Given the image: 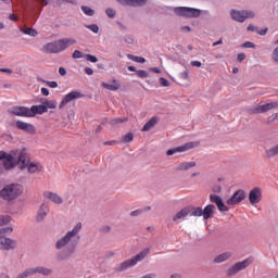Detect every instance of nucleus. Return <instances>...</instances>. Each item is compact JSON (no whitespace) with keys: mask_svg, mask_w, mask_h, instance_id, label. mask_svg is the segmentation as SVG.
Returning a JSON list of instances; mask_svg holds the SVG:
<instances>
[{"mask_svg":"<svg viewBox=\"0 0 278 278\" xmlns=\"http://www.w3.org/2000/svg\"><path fill=\"white\" fill-rule=\"evenodd\" d=\"M84 225L80 222H78L72 230L67 231L65 236L56 240L55 249L56 251H61L56 254V260L59 262H66V260H70L73 253H75L77 243H75V241L73 240H75V238L79 240V231H81ZM62 249L65 250L62 251Z\"/></svg>","mask_w":278,"mask_h":278,"instance_id":"1","label":"nucleus"},{"mask_svg":"<svg viewBox=\"0 0 278 278\" xmlns=\"http://www.w3.org/2000/svg\"><path fill=\"white\" fill-rule=\"evenodd\" d=\"M77 40L73 38H63L59 40H54L51 42H48L43 46V51L45 53H50V54H58V53H63V51H66L68 47H73Z\"/></svg>","mask_w":278,"mask_h":278,"instance_id":"2","label":"nucleus"},{"mask_svg":"<svg viewBox=\"0 0 278 278\" xmlns=\"http://www.w3.org/2000/svg\"><path fill=\"white\" fill-rule=\"evenodd\" d=\"M17 164L21 170L23 168H28V173H42L43 168L40 163H29V157L27 156V149H22L17 151Z\"/></svg>","mask_w":278,"mask_h":278,"instance_id":"3","label":"nucleus"},{"mask_svg":"<svg viewBox=\"0 0 278 278\" xmlns=\"http://www.w3.org/2000/svg\"><path fill=\"white\" fill-rule=\"evenodd\" d=\"M14 228L12 226L0 228V250L1 251H14L17 247L16 240L9 238L12 236Z\"/></svg>","mask_w":278,"mask_h":278,"instance_id":"4","label":"nucleus"},{"mask_svg":"<svg viewBox=\"0 0 278 278\" xmlns=\"http://www.w3.org/2000/svg\"><path fill=\"white\" fill-rule=\"evenodd\" d=\"M173 11L177 16H182L184 18H199L201 14H204V16H210V12L207 10H200L190 7H175Z\"/></svg>","mask_w":278,"mask_h":278,"instance_id":"5","label":"nucleus"},{"mask_svg":"<svg viewBox=\"0 0 278 278\" xmlns=\"http://www.w3.org/2000/svg\"><path fill=\"white\" fill-rule=\"evenodd\" d=\"M23 194V186L18 184H11L4 186L0 190V197L3 201H14V199H18L20 195Z\"/></svg>","mask_w":278,"mask_h":278,"instance_id":"6","label":"nucleus"},{"mask_svg":"<svg viewBox=\"0 0 278 278\" xmlns=\"http://www.w3.org/2000/svg\"><path fill=\"white\" fill-rule=\"evenodd\" d=\"M150 251L151 250L149 248H146L143 251H141L139 254H137L132 258L121 263L119 266L117 267V271L123 273L127 270V268H131V266H136L138 262H142V260H144V257L149 255Z\"/></svg>","mask_w":278,"mask_h":278,"instance_id":"7","label":"nucleus"},{"mask_svg":"<svg viewBox=\"0 0 278 278\" xmlns=\"http://www.w3.org/2000/svg\"><path fill=\"white\" fill-rule=\"evenodd\" d=\"M253 256H249L248 258L241 261V262H237L235 263L227 271V274L229 275V277L233 276V275H238V273H240V270H244L247 268H249V266H251V264H253Z\"/></svg>","mask_w":278,"mask_h":278,"instance_id":"8","label":"nucleus"},{"mask_svg":"<svg viewBox=\"0 0 278 278\" xmlns=\"http://www.w3.org/2000/svg\"><path fill=\"white\" fill-rule=\"evenodd\" d=\"M230 16L232 21H236L237 23H244L247 18H255V13L253 11H247V10L238 11L236 9H232L230 11Z\"/></svg>","mask_w":278,"mask_h":278,"instance_id":"9","label":"nucleus"},{"mask_svg":"<svg viewBox=\"0 0 278 278\" xmlns=\"http://www.w3.org/2000/svg\"><path fill=\"white\" fill-rule=\"evenodd\" d=\"M11 116H21L24 118H31V109L27 106H12L8 110Z\"/></svg>","mask_w":278,"mask_h":278,"instance_id":"10","label":"nucleus"},{"mask_svg":"<svg viewBox=\"0 0 278 278\" xmlns=\"http://www.w3.org/2000/svg\"><path fill=\"white\" fill-rule=\"evenodd\" d=\"M247 199V192L244 190H237L228 200L227 205H238V203H242Z\"/></svg>","mask_w":278,"mask_h":278,"instance_id":"11","label":"nucleus"},{"mask_svg":"<svg viewBox=\"0 0 278 278\" xmlns=\"http://www.w3.org/2000/svg\"><path fill=\"white\" fill-rule=\"evenodd\" d=\"M84 93L74 90L71 91L70 93L65 94L64 98L62 99L59 109L62 110V108H64V105H67V103H71V101H75V99H83Z\"/></svg>","mask_w":278,"mask_h":278,"instance_id":"12","label":"nucleus"},{"mask_svg":"<svg viewBox=\"0 0 278 278\" xmlns=\"http://www.w3.org/2000/svg\"><path fill=\"white\" fill-rule=\"evenodd\" d=\"M278 108V102H269L263 105H256L252 109L253 114H265V112H270Z\"/></svg>","mask_w":278,"mask_h":278,"instance_id":"13","label":"nucleus"},{"mask_svg":"<svg viewBox=\"0 0 278 278\" xmlns=\"http://www.w3.org/2000/svg\"><path fill=\"white\" fill-rule=\"evenodd\" d=\"M190 149H194L193 142H188L179 147L172 148L166 151V155H175V153H186V151H190Z\"/></svg>","mask_w":278,"mask_h":278,"instance_id":"14","label":"nucleus"},{"mask_svg":"<svg viewBox=\"0 0 278 278\" xmlns=\"http://www.w3.org/2000/svg\"><path fill=\"white\" fill-rule=\"evenodd\" d=\"M15 125L17 129H21V131H26V134H30L31 136L36 134V127L33 124L20 119L15 122Z\"/></svg>","mask_w":278,"mask_h":278,"instance_id":"15","label":"nucleus"},{"mask_svg":"<svg viewBox=\"0 0 278 278\" xmlns=\"http://www.w3.org/2000/svg\"><path fill=\"white\" fill-rule=\"evenodd\" d=\"M251 205H255L262 201V190L258 187L253 188L249 193Z\"/></svg>","mask_w":278,"mask_h":278,"instance_id":"16","label":"nucleus"},{"mask_svg":"<svg viewBox=\"0 0 278 278\" xmlns=\"http://www.w3.org/2000/svg\"><path fill=\"white\" fill-rule=\"evenodd\" d=\"M211 203H215L216 207L219 210V212H229V207L225 205V202H223V198H220L217 194H211L210 195Z\"/></svg>","mask_w":278,"mask_h":278,"instance_id":"17","label":"nucleus"},{"mask_svg":"<svg viewBox=\"0 0 278 278\" xmlns=\"http://www.w3.org/2000/svg\"><path fill=\"white\" fill-rule=\"evenodd\" d=\"M43 197L48 199V201H51V203H54L55 205H62V203H64V200L62 199V197H60L55 192L46 191L43 192Z\"/></svg>","mask_w":278,"mask_h":278,"instance_id":"18","label":"nucleus"},{"mask_svg":"<svg viewBox=\"0 0 278 278\" xmlns=\"http://www.w3.org/2000/svg\"><path fill=\"white\" fill-rule=\"evenodd\" d=\"M33 275H42L43 277H50L53 275V269L45 266L30 267Z\"/></svg>","mask_w":278,"mask_h":278,"instance_id":"19","label":"nucleus"},{"mask_svg":"<svg viewBox=\"0 0 278 278\" xmlns=\"http://www.w3.org/2000/svg\"><path fill=\"white\" fill-rule=\"evenodd\" d=\"M47 214H49V205L46 203H42L38 210L36 220L37 223H42L45 218H47Z\"/></svg>","mask_w":278,"mask_h":278,"instance_id":"20","label":"nucleus"},{"mask_svg":"<svg viewBox=\"0 0 278 278\" xmlns=\"http://www.w3.org/2000/svg\"><path fill=\"white\" fill-rule=\"evenodd\" d=\"M122 5H130L131 8H142L147 5V0H117Z\"/></svg>","mask_w":278,"mask_h":278,"instance_id":"21","label":"nucleus"},{"mask_svg":"<svg viewBox=\"0 0 278 278\" xmlns=\"http://www.w3.org/2000/svg\"><path fill=\"white\" fill-rule=\"evenodd\" d=\"M46 112H48V110H47L45 102H42L39 105L30 106V117L31 118H34V116H36V114H46Z\"/></svg>","mask_w":278,"mask_h":278,"instance_id":"22","label":"nucleus"},{"mask_svg":"<svg viewBox=\"0 0 278 278\" xmlns=\"http://www.w3.org/2000/svg\"><path fill=\"white\" fill-rule=\"evenodd\" d=\"M214 210H216V206L214 204H208L202 210V216L204 220H210L212 218V214H214Z\"/></svg>","mask_w":278,"mask_h":278,"instance_id":"23","label":"nucleus"},{"mask_svg":"<svg viewBox=\"0 0 278 278\" xmlns=\"http://www.w3.org/2000/svg\"><path fill=\"white\" fill-rule=\"evenodd\" d=\"M157 125V116H153L151 117L143 126V128L141 129V131H151V129H153L154 126Z\"/></svg>","mask_w":278,"mask_h":278,"instance_id":"24","label":"nucleus"},{"mask_svg":"<svg viewBox=\"0 0 278 278\" xmlns=\"http://www.w3.org/2000/svg\"><path fill=\"white\" fill-rule=\"evenodd\" d=\"M231 257V252H224L219 255H217L213 262L214 264H223V262H227Z\"/></svg>","mask_w":278,"mask_h":278,"instance_id":"25","label":"nucleus"},{"mask_svg":"<svg viewBox=\"0 0 278 278\" xmlns=\"http://www.w3.org/2000/svg\"><path fill=\"white\" fill-rule=\"evenodd\" d=\"M102 88H106V90H112V92H116L121 88V83L118 80L113 79V84L102 83Z\"/></svg>","mask_w":278,"mask_h":278,"instance_id":"26","label":"nucleus"},{"mask_svg":"<svg viewBox=\"0 0 278 278\" xmlns=\"http://www.w3.org/2000/svg\"><path fill=\"white\" fill-rule=\"evenodd\" d=\"M194 166H197V162H184L178 164L176 170H190L191 168H194Z\"/></svg>","mask_w":278,"mask_h":278,"instance_id":"27","label":"nucleus"},{"mask_svg":"<svg viewBox=\"0 0 278 278\" xmlns=\"http://www.w3.org/2000/svg\"><path fill=\"white\" fill-rule=\"evenodd\" d=\"M190 214V208H182L180 212L176 213V215L173 217L174 223H177V220H181L186 218Z\"/></svg>","mask_w":278,"mask_h":278,"instance_id":"28","label":"nucleus"},{"mask_svg":"<svg viewBox=\"0 0 278 278\" xmlns=\"http://www.w3.org/2000/svg\"><path fill=\"white\" fill-rule=\"evenodd\" d=\"M21 31H22V34H25L26 36H31V38H36L38 36V31L31 27H22Z\"/></svg>","mask_w":278,"mask_h":278,"instance_id":"29","label":"nucleus"},{"mask_svg":"<svg viewBox=\"0 0 278 278\" xmlns=\"http://www.w3.org/2000/svg\"><path fill=\"white\" fill-rule=\"evenodd\" d=\"M16 164L18 165V154H15V156H13V159L10 161H4V168H14V166H16Z\"/></svg>","mask_w":278,"mask_h":278,"instance_id":"30","label":"nucleus"},{"mask_svg":"<svg viewBox=\"0 0 278 278\" xmlns=\"http://www.w3.org/2000/svg\"><path fill=\"white\" fill-rule=\"evenodd\" d=\"M12 222V217L10 215H1L0 216V227L5 228L8 224Z\"/></svg>","mask_w":278,"mask_h":278,"instance_id":"31","label":"nucleus"},{"mask_svg":"<svg viewBox=\"0 0 278 278\" xmlns=\"http://www.w3.org/2000/svg\"><path fill=\"white\" fill-rule=\"evenodd\" d=\"M267 157H277L278 155V144L266 150Z\"/></svg>","mask_w":278,"mask_h":278,"instance_id":"32","label":"nucleus"},{"mask_svg":"<svg viewBox=\"0 0 278 278\" xmlns=\"http://www.w3.org/2000/svg\"><path fill=\"white\" fill-rule=\"evenodd\" d=\"M43 104L46 105V110H55L58 108V101L55 100H45Z\"/></svg>","mask_w":278,"mask_h":278,"instance_id":"33","label":"nucleus"},{"mask_svg":"<svg viewBox=\"0 0 278 278\" xmlns=\"http://www.w3.org/2000/svg\"><path fill=\"white\" fill-rule=\"evenodd\" d=\"M129 118L127 117H115L111 121L112 127H116V125H122V123H127Z\"/></svg>","mask_w":278,"mask_h":278,"instance_id":"34","label":"nucleus"},{"mask_svg":"<svg viewBox=\"0 0 278 278\" xmlns=\"http://www.w3.org/2000/svg\"><path fill=\"white\" fill-rule=\"evenodd\" d=\"M128 60H131L132 62H137L138 64H144L147 62L146 58L142 56H136L134 54H127Z\"/></svg>","mask_w":278,"mask_h":278,"instance_id":"35","label":"nucleus"},{"mask_svg":"<svg viewBox=\"0 0 278 278\" xmlns=\"http://www.w3.org/2000/svg\"><path fill=\"white\" fill-rule=\"evenodd\" d=\"M80 10L84 12V14H86V16H94V10H92L90 7L81 5Z\"/></svg>","mask_w":278,"mask_h":278,"instance_id":"36","label":"nucleus"},{"mask_svg":"<svg viewBox=\"0 0 278 278\" xmlns=\"http://www.w3.org/2000/svg\"><path fill=\"white\" fill-rule=\"evenodd\" d=\"M190 216H195V217H201L203 216V208L198 206V207H193L192 212L190 214Z\"/></svg>","mask_w":278,"mask_h":278,"instance_id":"37","label":"nucleus"},{"mask_svg":"<svg viewBox=\"0 0 278 278\" xmlns=\"http://www.w3.org/2000/svg\"><path fill=\"white\" fill-rule=\"evenodd\" d=\"M0 160H5V161L8 160V162L12 164V160H14V156H12L11 154H8L4 151H0Z\"/></svg>","mask_w":278,"mask_h":278,"instance_id":"38","label":"nucleus"},{"mask_svg":"<svg viewBox=\"0 0 278 278\" xmlns=\"http://www.w3.org/2000/svg\"><path fill=\"white\" fill-rule=\"evenodd\" d=\"M86 29H89L90 31H92V34H99V25L97 24H88L85 25Z\"/></svg>","mask_w":278,"mask_h":278,"instance_id":"39","label":"nucleus"},{"mask_svg":"<svg viewBox=\"0 0 278 278\" xmlns=\"http://www.w3.org/2000/svg\"><path fill=\"white\" fill-rule=\"evenodd\" d=\"M137 77L140 79H147V77H149V72L144 70H137Z\"/></svg>","mask_w":278,"mask_h":278,"instance_id":"40","label":"nucleus"},{"mask_svg":"<svg viewBox=\"0 0 278 278\" xmlns=\"http://www.w3.org/2000/svg\"><path fill=\"white\" fill-rule=\"evenodd\" d=\"M72 58H74V60H81V58H84V52L75 50L72 54Z\"/></svg>","mask_w":278,"mask_h":278,"instance_id":"41","label":"nucleus"},{"mask_svg":"<svg viewBox=\"0 0 278 278\" xmlns=\"http://www.w3.org/2000/svg\"><path fill=\"white\" fill-rule=\"evenodd\" d=\"M86 61L91 62L92 64H97V62H99V59H97V56H94L92 54H87L86 55Z\"/></svg>","mask_w":278,"mask_h":278,"instance_id":"42","label":"nucleus"},{"mask_svg":"<svg viewBox=\"0 0 278 278\" xmlns=\"http://www.w3.org/2000/svg\"><path fill=\"white\" fill-rule=\"evenodd\" d=\"M134 141V134L128 132L124 136V142H132Z\"/></svg>","mask_w":278,"mask_h":278,"instance_id":"43","label":"nucleus"},{"mask_svg":"<svg viewBox=\"0 0 278 278\" xmlns=\"http://www.w3.org/2000/svg\"><path fill=\"white\" fill-rule=\"evenodd\" d=\"M243 49H255V43L251 42V41H245L242 45Z\"/></svg>","mask_w":278,"mask_h":278,"instance_id":"44","label":"nucleus"},{"mask_svg":"<svg viewBox=\"0 0 278 278\" xmlns=\"http://www.w3.org/2000/svg\"><path fill=\"white\" fill-rule=\"evenodd\" d=\"M106 15L109 18H114L116 16V11H114V9H106Z\"/></svg>","mask_w":278,"mask_h":278,"instance_id":"45","label":"nucleus"},{"mask_svg":"<svg viewBox=\"0 0 278 278\" xmlns=\"http://www.w3.org/2000/svg\"><path fill=\"white\" fill-rule=\"evenodd\" d=\"M160 84H161V86H163L164 88H168V86H170V83L168 81V79H166V78H164V77H162V78L160 79Z\"/></svg>","mask_w":278,"mask_h":278,"instance_id":"46","label":"nucleus"},{"mask_svg":"<svg viewBox=\"0 0 278 278\" xmlns=\"http://www.w3.org/2000/svg\"><path fill=\"white\" fill-rule=\"evenodd\" d=\"M124 40L127 42V45H134V37L131 35L125 36Z\"/></svg>","mask_w":278,"mask_h":278,"instance_id":"47","label":"nucleus"},{"mask_svg":"<svg viewBox=\"0 0 278 278\" xmlns=\"http://www.w3.org/2000/svg\"><path fill=\"white\" fill-rule=\"evenodd\" d=\"M256 34H258V36H266V34H268V28H264L262 30H260V28H257Z\"/></svg>","mask_w":278,"mask_h":278,"instance_id":"48","label":"nucleus"},{"mask_svg":"<svg viewBox=\"0 0 278 278\" xmlns=\"http://www.w3.org/2000/svg\"><path fill=\"white\" fill-rule=\"evenodd\" d=\"M238 62H244V60H247V54L244 53H239L237 56Z\"/></svg>","mask_w":278,"mask_h":278,"instance_id":"49","label":"nucleus"},{"mask_svg":"<svg viewBox=\"0 0 278 278\" xmlns=\"http://www.w3.org/2000/svg\"><path fill=\"white\" fill-rule=\"evenodd\" d=\"M191 66H195L197 68H201L203 66V63L200 61H191Z\"/></svg>","mask_w":278,"mask_h":278,"instance_id":"50","label":"nucleus"},{"mask_svg":"<svg viewBox=\"0 0 278 278\" xmlns=\"http://www.w3.org/2000/svg\"><path fill=\"white\" fill-rule=\"evenodd\" d=\"M47 86H49V88H58V81L55 80L48 81Z\"/></svg>","mask_w":278,"mask_h":278,"instance_id":"51","label":"nucleus"},{"mask_svg":"<svg viewBox=\"0 0 278 278\" xmlns=\"http://www.w3.org/2000/svg\"><path fill=\"white\" fill-rule=\"evenodd\" d=\"M273 60L277 63L278 62V48H276L273 52Z\"/></svg>","mask_w":278,"mask_h":278,"instance_id":"52","label":"nucleus"},{"mask_svg":"<svg viewBox=\"0 0 278 278\" xmlns=\"http://www.w3.org/2000/svg\"><path fill=\"white\" fill-rule=\"evenodd\" d=\"M59 74L61 75V77L66 76V68H64L63 66L59 67Z\"/></svg>","mask_w":278,"mask_h":278,"instance_id":"53","label":"nucleus"},{"mask_svg":"<svg viewBox=\"0 0 278 278\" xmlns=\"http://www.w3.org/2000/svg\"><path fill=\"white\" fill-rule=\"evenodd\" d=\"M142 214V210H136L130 213V216H140Z\"/></svg>","mask_w":278,"mask_h":278,"instance_id":"54","label":"nucleus"},{"mask_svg":"<svg viewBox=\"0 0 278 278\" xmlns=\"http://www.w3.org/2000/svg\"><path fill=\"white\" fill-rule=\"evenodd\" d=\"M85 73H86V75H94V71L90 67H86Z\"/></svg>","mask_w":278,"mask_h":278,"instance_id":"55","label":"nucleus"},{"mask_svg":"<svg viewBox=\"0 0 278 278\" xmlns=\"http://www.w3.org/2000/svg\"><path fill=\"white\" fill-rule=\"evenodd\" d=\"M41 94H43V97H49V89L48 88H41Z\"/></svg>","mask_w":278,"mask_h":278,"instance_id":"56","label":"nucleus"},{"mask_svg":"<svg viewBox=\"0 0 278 278\" xmlns=\"http://www.w3.org/2000/svg\"><path fill=\"white\" fill-rule=\"evenodd\" d=\"M248 31H257V27H255L254 25L250 24L248 26Z\"/></svg>","mask_w":278,"mask_h":278,"instance_id":"57","label":"nucleus"},{"mask_svg":"<svg viewBox=\"0 0 278 278\" xmlns=\"http://www.w3.org/2000/svg\"><path fill=\"white\" fill-rule=\"evenodd\" d=\"M188 77H189L188 72L180 73V78L181 79H188Z\"/></svg>","mask_w":278,"mask_h":278,"instance_id":"58","label":"nucleus"},{"mask_svg":"<svg viewBox=\"0 0 278 278\" xmlns=\"http://www.w3.org/2000/svg\"><path fill=\"white\" fill-rule=\"evenodd\" d=\"M128 71H130V73H138V70H136V66L134 65H129Z\"/></svg>","mask_w":278,"mask_h":278,"instance_id":"59","label":"nucleus"},{"mask_svg":"<svg viewBox=\"0 0 278 278\" xmlns=\"http://www.w3.org/2000/svg\"><path fill=\"white\" fill-rule=\"evenodd\" d=\"M0 73H9L10 75H12V70H10V68H0Z\"/></svg>","mask_w":278,"mask_h":278,"instance_id":"60","label":"nucleus"},{"mask_svg":"<svg viewBox=\"0 0 278 278\" xmlns=\"http://www.w3.org/2000/svg\"><path fill=\"white\" fill-rule=\"evenodd\" d=\"M269 121H278V113H275L273 114L270 117H269Z\"/></svg>","mask_w":278,"mask_h":278,"instance_id":"61","label":"nucleus"},{"mask_svg":"<svg viewBox=\"0 0 278 278\" xmlns=\"http://www.w3.org/2000/svg\"><path fill=\"white\" fill-rule=\"evenodd\" d=\"M9 18H10V21H18V17H16V15H14V14H10Z\"/></svg>","mask_w":278,"mask_h":278,"instance_id":"62","label":"nucleus"},{"mask_svg":"<svg viewBox=\"0 0 278 278\" xmlns=\"http://www.w3.org/2000/svg\"><path fill=\"white\" fill-rule=\"evenodd\" d=\"M151 71H152L153 73H157V74L162 73V71L160 70V67H152Z\"/></svg>","mask_w":278,"mask_h":278,"instance_id":"63","label":"nucleus"},{"mask_svg":"<svg viewBox=\"0 0 278 278\" xmlns=\"http://www.w3.org/2000/svg\"><path fill=\"white\" fill-rule=\"evenodd\" d=\"M218 45H223V40L222 39L213 42V47H218Z\"/></svg>","mask_w":278,"mask_h":278,"instance_id":"64","label":"nucleus"}]
</instances>
